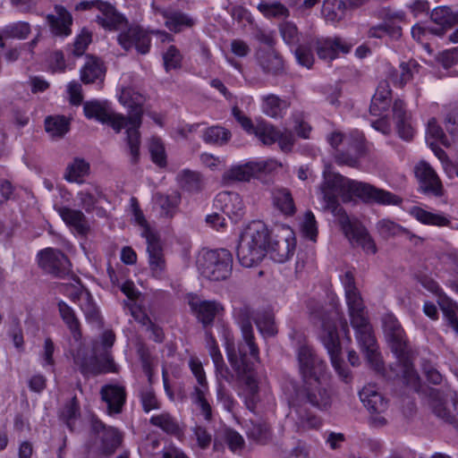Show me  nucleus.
<instances>
[{"mask_svg":"<svg viewBox=\"0 0 458 458\" xmlns=\"http://www.w3.org/2000/svg\"><path fill=\"white\" fill-rule=\"evenodd\" d=\"M319 192L324 202V210L330 212L337 220L343 233L352 244L361 246L368 252L375 253L376 246L366 229L356 219H351L339 203L351 202L354 197L365 202L396 204L397 197L374 186L345 177L327 166L323 171V181Z\"/></svg>","mask_w":458,"mask_h":458,"instance_id":"f257e3e1","label":"nucleus"},{"mask_svg":"<svg viewBox=\"0 0 458 458\" xmlns=\"http://www.w3.org/2000/svg\"><path fill=\"white\" fill-rule=\"evenodd\" d=\"M233 318L242 332V341L237 349L231 333L225 330V351L228 361L238 377L244 381V403L246 407L254 411L259 401V385L253 374L255 362L259 361V350L255 342L251 325L253 310L247 304L233 308Z\"/></svg>","mask_w":458,"mask_h":458,"instance_id":"f03ea898","label":"nucleus"},{"mask_svg":"<svg viewBox=\"0 0 458 458\" xmlns=\"http://www.w3.org/2000/svg\"><path fill=\"white\" fill-rule=\"evenodd\" d=\"M416 357V350L403 339V394H421L427 391L434 415L458 430V394L454 392L444 395L437 389L426 387L413 366Z\"/></svg>","mask_w":458,"mask_h":458,"instance_id":"7ed1b4c3","label":"nucleus"},{"mask_svg":"<svg viewBox=\"0 0 458 458\" xmlns=\"http://www.w3.org/2000/svg\"><path fill=\"white\" fill-rule=\"evenodd\" d=\"M269 233L261 222H252L242 233L236 255L239 262L245 267L259 264L267 254V243Z\"/></svg>","mask_w":458,"mask_h":458,"instance_id":"20e7f679","label":"nucleus"},{"mask_svg":"<svg viewBox=\"0 0 458 458\" xmlns=\"http://www.w3.org/2000/svg\"><path fill=\"white\" fill-rule=\"evenodd\" d=\"M196 265L203 277L210 281L225 280L232 274L233 255L225 249L203 250Z\"/></svg>","mask_w":458,"mask_h":458,"instance_id":"39448f33","label":"nucleus"},{"mask_svg":"<svg viewBox=\"0 0 458 458\" xmlns=\"http://www.w3.org/2000/svg\"><path fill=\"white\" fill-rule=\"evenodd\" d=\"M319 338L324 347L327 349L332 366L338 376L346 383L351 381V371L341 359L342 347L335 318L327 315L323 316Z\"/></svg>","mask_w":458,"mask_h":458,"instance_id":"423d86ee","label":"nucleus"},{"mask_svg":"<svg viewBox=\"0 0 458 458\" xmlns=\"http://www.w3.org/2000/svg\"><path fill=\"white\" fill-rule=\"evenodd\" d=\"M232 114L242 129L250 135H255L261 143H282L283 133L276 126L270 124L263 119L256 120L254 123L251 118L247 116L238 106H233Z\"/></svg>","mask_w":458,"mask_h":458,"instance_id":"0eeeda50","label":"nucleus"},{"mask_svg":"<svg viewBox=\"0 0 458 458\" xmlns=\"http://www.w3.org/2000/svg\"><path fill=\"white\" fill-rule=\"evenodd\" d=\"M142 115L143 112L140 106H133L128 116L114 113L112 108L104 124L111 127L115 132L126 129V143H140V128L142 123Z\"/></svg>","mask_w":458,"mask_h":458,"instance_id":"6e6552de","label":"nucleus"},{"mask_svg":"<svg viewBox=\"0 0 458 458\" xmlns=\"http://www.w3.org/2000/svg\"><path fill=\"white\" fill-rule=\"evenodd\" d=\"M351 325L355 330L356 339L365 354L367 361L373 369L380 370L382 369V360L369 318H366L356 324L351 322Z\"/></svg>","mask_w":458,"mask_h":458,"instance_id":"1a4fd4ad","label":"nucleus"},{"mask_svg":"<svg viewBox=\"0 0 458 458\" xmlns=\"http://www.w3.org/2000/svg\"><path fill=\"white\" fill-rule=\"evenodd\" d=\"M341 283L344 289L345 302L348 309L350 322H361L369 318L366 306L360 290L355 284L352 272L346 271L341 276Z\"/></svg>","mask_w":458,"mask_h":458,"instance_id":"9d476101","label":"nucleus"},{"mask_svg":"<svg viewBox=\"0 0 458 458\" xmlns=\"http://www.w3.org/2000/svg\"><path fill=\"white\" fill-rule=\"evenodd\" d=\"M280 165L273 159L262 161H250L244 165H235L225 171L222 181L225 184L235 182L249 181L251 177L259 173H270L276 170Z\"/></svg>","mask_w":458,"mask_h":458,"instance_id":"9b49d317","label":"nucleus"},{"mask_svg":"<svg viewBox=\"0 0 458 458\" xmlns=\"http://www.w3.org/2000/svg\"><path fill=\"white\" fill-rule=\"evenodd\" d=\"M299 370L305 381L318 378L326 369V362L306 344H301L296 351Z\"/></svg>","mask_w":458,"mask_h":458,"instance_id":"f8f14e48","label":"nucleus"},{"mask_svg":"<svg viewBox=\"0 0 458 458\" xmlns=\"http://www.w3.org/2000/svg\"><path fill=\"white\" fill-rule=\"evenodd\" d=\"M414 174L419 182V191L425 195L440 198L445 195L444 185L433 169L425 161L419 162L414 166Z\"/></svg>","mask_w":458,"mask_h":458,"instance_id":"ddd939ff","label":"nucleus"},{"mask_svg":"<svg viewBox=\"0 0 458 458\" xmlns=\"http://www.w3.org/2000/svg\"><path fill=\"white\" fill-rule=\"evenodd\" d=\"M117 42L126 51L135 48L140 55L150 51L151 35L140 25L130 26L117 36Z\"/></svg>","mask_w":458,"mask_h":458,"instance_id":"4468645a","label":"nucleus"},{"mask_svg":"<svg viewBox=\"0 0 458 458\" xmlns=\"http://www.w3.org/2000/svg\"><path fill=\"white\" fill-rule=\"evenodd\" d=\"M296 401L309 403L318 409H327L331 405V395L321 386L318 378L305 381V385L297 391Z\"/></svg>","mask_w":458,"mask_h":458,"instance_id":"2eb2a0df","label":"nucleus"},{"mask_svg":"<svg viewBox=\"0 0 458 458\" xmlns=\"http://www.w3.org/2000/svg\"><path fill=\"white\" fill-rule=\"evenodd\" d=\"M296 240L294 233L289 228L283 229L282 235H276V239L267 241V253L278 263L288 260L294 253Z\"/></svg>","mask_w":458,"mask_h":458,"instance_id":"dca6fc26","label":"nucleus"},{"mask_svg":"<svg viewBox=\"0 0 458 458\" xmlns=\"http://www.w3.org/2000/svg\"><path fill=\"white\" fill-rule=\"evenodd\" d=\"M38 258L39 267L47 273L62 276L70 271V260L59 250L47 248L38 252Z\"/></svg>","mask_w":458,"mask_h":458,"instance_id":"f3484780","label":"nucleus"},{"mask_svg":"<svg viewBox=\"0 0 458 458\" xmlns=\"http://www.w3.org/2000/svg\"><path fill=\"white\" fill-rule=\"evenodd\" d=\"M313 43L318 57L327 62L335 60L341 54H348L352 48V45L340 37L315 38Z\"/></svg>","mask_w":458,"mask_h":458,"instance_id":"a211bd4d","label":"nucleus"},{"mask_svg":"<svg viewBox=\"0 0 458 458\" xmlns=\"http://www.w3.org/2000/svg\"><path fill=\"white\" fill-rule=\"evenodd\" d=\"M55 14L49 13L46 20L50 32L55 38H66L72 34L73 17L62 4H55Z\"/></svg>","mask_w":458,"mask_h":458,"instance_id":"6ab92c4d","label":"nucleus"},{"mask_svg":"<svg viewBox=\"0 0 458 458\" xmlns=\"http://www.w3.org/2000/svg\"><path fill=\"white\" fill-rule=\"evenodd\" d=\"M91 428L100 440L98 449L102 454L110 455L121 445L123 437L116 428L106 427L95 418L91 420Z\"/></svg>","mask_w":458,"mask_h":458,"instance_id":"aec40b11","label":"nucleus"},{"mask_svg":"<svg viewBox=\"0 0 458 458\" xmlns=\"http://www.w3.org/2000/svg\"><path fill=\"white\" fill-rule=\"evenodd\" d=\"M382 327L386 341L397 364L401 362V326L398 318L392 313L382 317Z\"/></svg>","mask_w":458,"mask_h":458,"instance_id":"412c9836","label":"nucleus"},{"mask_svg":"<svg viewBox=\"0 0 458 458\" xmlns=\"http://www.w3.org/2000/svg\"><path fill=\"white\" fill-rule=\"evenodd\" d=\"M189 305L204 326L211 325L216 317L224 312V307L219 301L201 300L196 296L191 298Z\"/></svg>","mask_w":458,"mask_h":458,"instance_id":"4be33fe9","label":"nucleus"},{"mask_svg":"<svg viewBox=\"0 0 458 458\" xmlns=\"http://www.w3.org/2000/svg\"><path fill=\"white\" fill-rule=\"evenodd\" d=\"M215 206L234 222H237L243 215V202L236 192H219L215 199Z\"/></svg>","mask_w":458,"mask_h":458,"instance_id":"5701e85b","label":"nucleus"},{"mask_svg":"<svg viewBox=\"0 0 458 458\" xmlns=\"http://www.w3.org/2000/svg\"><path fill=\"white\" fill-rule=\"evenodd\" d=\"M430 19L436 26H428V33L442 37L447 30L458 23V13H453L447 6H439L431 12Z\"/></svg>","mask_w":458,"mask_h":458,"instance_id":"b1692460","label":"nucleus"},{"mask_svg":"<svg viewBox=\"0 0 458 458\" xmlns=\"http://www.w3.org/2000/svg\"><path fill=\"white\" fill-rule=\"evenodd\" d=\"M106 72V67L101 58L87 55L86 61L81 68V81L84 84L103 83Z\"/></svg>","mask_w":458,"mask_h":458,"instance_id":"393cba45","label":"nucleus"},{"mask_svg":"<svg viewBox=\"0 0 458 458\" xmlns=\"http://www.w3.org/2000/svg\"><path fill=\"white\" fill-rule=\"evenodd\" d=\"M392 104V90L386 81H381L371 98L369 113L371 115L389 114V108Z\"/></svg>","mask_w":458,"mask_h":458,"instance_id":"a878e982","label":"nucleus"},{"mask_svg":"<svg viewBox=\"0 0 458 458\" xmlns=\"http://www.w3.org/2000/svg\"><path fill=\"white\" fill-rule=\"evenodd\" d=\"M102 400L106 403L109 414H118L122 411L126 400V392L123 386L117 385L104 386L100 391Z\"/></svg>","mask_w":458,"mask_h":458,"instance_id":"bb28decb","label":"nucleus"},{"mask_svg":"<svg viewBox=\"0 0 458 458\" xmlns=\"http://www.w3.org/2000/svg\"><path fill=\"white\" fill-rule=\"evenodd\" d=\"M99 12L102 16H97L98 23L106 30L114 31L119 30L122 25L128 23L126 17L120 13L116 8L108 2L101 4Z\"/></svg>","mask_w":458,"mask_h":458,"instance_id":"cd10ccee","label":"nucleus"},{"mask_svg":"<svg viewBox=\"0 0 458 458\" xmlns=\"http://www.w3.org/2000/svg\"><path fill=\"white\" fill-rule=\"evenodd\" d=\"M55 210L63 221L76 233L81 235L89 233V224L82 211L64 206L55 208Z\"/></svg>","mask_w":458,"mask_h":458,"instance_id":"c85d7f7f","label":"nucleus"},{"mask_svg":"<svg viewBox=\"0 0 458 458\" xmlns=\"http://www.w3.org/2000/svg\"><path fill=\"white\" fill-rule=\"evenodd\" d=\"M147 251L148 253L149 267L155 276H160L165 269V264L159 238L155 233L147 232Z\"/></svg>","mask_w":458,"mask_h":458,"instance_id":"c756f323","label":"nucleus"},{"mask_svg":"<svg viewBox=\"0 0 458 458\" xmlns=\"http://www.w3.org/2000/svg\"><path fill=\"white\" fill-rule=\"evenodd\" d=\"M206 343L208 353L215 366L217 380L223 379L226 382H231L233 376L224 361L223 355L219 350L216 341L209 333L206 334Z\"/></svg>","mask_w":458,"mask_h":458,"instance_id":"7c9ffc66","label":"nucleus"},{"mask_svg":"<svg viewBox=\"0 0 458 458\" xmlns=\"http://www.w3.org/2000/svg\"><path fill=\"white\" fill-rule=\"evenodd\" d=\"M103 198L104 194L102 190L99 186L95 184H91L89 187L83 189L77 193L80 207L87 213L97 210V214L100 216H104L105 210L103 208H98L97 205Z\"/></svg>","mask_w":458,"mask_h":458,"instance_id":"2f4dec72","label":"nucleus"},{"mask_svg":"<svg viewBox=\"0 0 458 458\" xmlns=\"http://www.w3.org/2000/svg\"><path fill=\"white\" fill-rule=\"evenodd\" d=\"M359 395L364 406L371 413H381L386 410L387 402L374 386H365Z\"/></svg>","mask_w":458,"mask_h":458,"instance_id":"473e14b6","label":"nucleus"},{"mask_svg":"<svg viewBox=\"0 0 458 458\" xmlns=\"http://www.w3.org/2000/svg\"><path fill=\"white\" fill-rule=\"evenodd\" d=\"M258 63L267 74L280 75L284 72V60L274 50H262L258 53Z\"/></svg>","mask_w":458,"mask_h":458,"instance_id":"72a5a7b5","label":"nucleus"},{"mask_svg":"<svg viewBox=\"0 0 458 458\" xmlns=\"http://www.w3.org/2000/svg\"><path fill=\"white\" fill-rule=\"evenodd\" d=\"M112 109L111 103L108 101H100L92 99L83 104V114L89 120H96L100 123H105L107 115Z\"/></svg>","mask_w":458,"mask_h":458,"instance_id":"f704fd0d","label":"nucleus"},{"mask_svg":"<svg viewBox=\"0 0 458 458\" xmlns=\"http://www.w3.org/2000/svg\"><path fill=\"white\" fill-rule=\"evenodd\" d=\"M30 31V25L26 21H16L5 25L0 31V47H4V39H26Z\"/></svg>","mask_w":458,"mask_h":458,"instance_id":"c9c22d12","label":"nucleus"},{"mask_svg":"<svg viewBox=\"0 0 458 458\" xmlns=\"http://www.w3.org/2000/svg\"><path fill=\"white\" fill-rule=\"evenodd\" d=\"M408 213L424 225L437 226H447L450 225V220L447 217L440 214L431 213L420 207L413 206L408 210Z\"/></svg>","mask_w":458,"mask_h":458,"instance_id":"e433bc0d","label":"nucleus"},{"mask_svg":"<svg viewBox=\"0 0 458 458\" xmlns=\"http://www.w3.org/2000/svg\"><path fill=\"white\" fill-rule=\"evenodd\" d=\"M313 49H315L313 38H307L302 39V44L293 48L292 51L298 64L310 69L315 62Z\"/></svg>","mask_w":458,"mask_h":458,"instance_id":"4c0bfd02","label":"nucleus"},{"mask_svg":"<svg viewBox=\"0 0 458 458\" xmlns=\"http://www.w3.org/2000/svg\"><path fill=\"white\" fill-rule=\"evenodd\" d=\"M437 303L443 312L447 325L458 335V317L456 315L458 304L445 293H439Z\"/></svg>","mask_w":458,"mask_h":458,"instance_id":"58836bf2","label":"nucleus"},{"mask_svg":"<svg viewBox=\"0 0 458 458\" xmlns=\"http://www.w3.org/2000/svg\"><path fill=\"white\" fill-rule=\"evenodd\" d=\"M176 181L179 186L189 192H199L203 187V179L199 173L184 169L181 171Z\"/></svg>","mask_w":458,"mask_h":458,"instance_id":"ea45409f","label":"nucleus"},{"mask_svg":"<svg viewBox=\"0 0 458 458\" xmlns=\"http://www.w3.org/2000/svg\"><path fill=\"white\" fill-rule=\"evenodd\" d=\"M153 199L155 205L160 208L162 216L172 217L176 212V208L181 200V196L178 192H174L170 195L156 193Z\"/></svg>","mask_w":458,"mask_h":458,"instance_id":"a19ab883","label":"nucleus"},{"mask_svg":"<svg viewBox=\"0 0 458 458\" xmlns=\"http://www.w3.org/2000/svg\"><path fill=\"white\" fill-rule=\"evenodd\" d=\"M149 423L170 435L178 436L182 433L178 420L166 411L152 416Z\"/></svg>","mask_w":458,"mask_h":458,"instance_id":"79ce46f5","label":"nucleus"},{"mask_svg":"<svg viewBox=\"0 0 458 458\" xmlns=\"http://www.w3.org/2000/svg\"><path fill=\"white\" fill-rule=\"evenodd\" d=\"M70 119L65 115H48L45 119V129L53 137H63L70 130Z\"/></svg>","mask_w":458,"mask_h":458,"instance_id":"37998d69","label":"nucleus"},{"mask_svg":"<svg viewBox=\"0 0 458 458\" xmlns=\"http://www.w3.org/2000/svg\"><path fill=\"white\" fill-rule=\"evenodd\" d=\"M273 202L284 215L291 216L295 213L296 208L292 193L285 188L276 189L273 191Z\"/></svg>","mask_w":458,"mask_h":458,"instance_id":"c03bdc74","label":"nucleus"},{"mask_svg":"<svg viewBox=\"0 0 458 458\" xmlns=\"http://www.w3.org/2000/svg\"><path fill=\"white\" fill-rule=\"evenodd\" d=\"M74 361L76 365L80 367L81 372L85 376L103 373V367H101L99 363L98 349L97 346L94 348L93 356L89 358L81 357V354L78 353L74 358Z\"/></svg>","mask_w":458,"mask_h":458,"instance_id":"a18cd8bd","label":"nucleus"},{"mask_svg":"<svg viewBox=\"0 0 458 458\" xmlns=\"http://www.w3.org/2000/svg\"><path fill=\"white\" fill-rule=\"evenodd\" d=\"M208 388L194 387L191 397L192 403L197 406L204 420L208 422L213 420L212 407L207 399Z\"/></svg>","mask_w":458,"mask_h":458,"instance_id":"49530a36","label":"nucleus"},{"mask_svg":"<svg viewBox=\"0 0 458 458\" xmlns=\"http://www.w3.org/2000/svg\"><path fill=\"white\" fill-rule=\"evenodd\" d=\"M165 26L173 32H181L185 28H191L194 21L188 14L174 11L165 15Z\"/></svg>","mask_w":458,"mask_h":458,"instance_id":"de8ad7c7","label":"nucleus"},{"mask_svg":"<svg viewBox=\"0 0 458 458\" xmlns=\"http://www.w3.org/2000/svg\"><path fill=\"white\" fill-rule=\"evenodd\" d=\"M278 29L284 42L291 50L302 44L301 33L294 22L289 21H283L279 24Z\"/></svg>","mask_w":458,"mask_h":458,"instance_id":"09e8293b","label":"nucleus"},{"mask_svg":"<svg viewBox=\"0 0 458 458\" xmlns=\"http://www.w3.org/2000/svg\"><path fill=\"white\" fill-rule=\"evenodd\" d=\"M89 173V164L83 158L76 157L66 168L64 178L71 182L81 183V178Z\"/></svg>","mask_w":458,"mask_h":458,"instance_id":"8fccbe9b","label":"nucleus"},{"mask_svg":"<svg viewBox=\"0 0 458 458\" xmlns=\"http://www.w3.org/2000/svg\"><path fill=\"white\" fill-rule=\"evenodd\" d=\"M346 4L343 0H324L322 14L327 21H340L345 15Z\"/></svg>","mask_w":458,"mask_h":458,"instance_id":"3c124183","label":"nucleus"},{"mask_svg":"<svg viewBox=\"0 0 458 458\" xmlns=\"http://www.w3.org/2000/svg\"><path fill=\"white\" fill-rule=\"evenodd\" d=\"M58 310H59L61 318H63L64 322L69 327L73 337L76 340H78L81 337V333L80 330V322H79L73 310L64 301H60L58 303Z\"/></svg>","mask_w":458,"mask_h":458,"instance_id":"603ef678","label":"nucleus"},{"mask_svg":"<svg viewBox=\"0 0 458 458\" xmlns=\"http://www.w3.org/2000/svg\"><path fill=\"white\" fill-rule=\"evenodd\" d=\"M363 154V145H349L346 151L335 149V158L339 164L354 166Z\"/></svg>","mask_w":458,"mask_h":458,"instance_id":"864d4df0","label":"nucleus"},{"mask_svg":"<svg viewBox=\"0 0 458 458\" xmlns=\"http://www.w3.org/2000/svg\"><path fill=\"white\" fill-rule=\"evenodd\" d=\"M287 106L286 102L277 96L269 95L264 98V113L272 118L283 117Z\"/></svg>","mask_w":458,"mask_h":458,"instance_id":"5fc2aeb1","label":"nucleus"},{"mask_svg":"<svg viewBox=\"0 0 458 458\" xmlns=\"http://www.w3.org/2000/svg\"><path fill=\"white\" fill-rule=\"evenodd\" d=\"M232 137L230 130L221 125H212L203 131L205 143H227Z\"/></svg>","mask_w":458,"mask_h":458,"instance_id":"6e6d98bb","label":"nucleus"},{"mask_svg":"<svg viewBox=\"0 0 458 458\" xmlns=\"http://www.w3.org/2000/svg\"><path fill=\"white\" fill-rule=\"evenodd\" d=\"M93 34L88 28L83 27L74 38L71 52L76 57L82 56L92 42Z\"/></svg>","mask_w":458,"mask_h":458,"instance_id":"4d7b16f0","label":"nucleus"},{"mask_svg":"<svg viewBox=\"0 0 458 458\" xmlns=\"http://www.w3.org/2000/svg\"><path fill=\"white\" fill-rule=\"evenodd\" d=\"M79 301L81 309L82 310L86 319L90 323H99V311L94 303L91 295L88 292L81 293L80 294Z\"/></svg>","mask_w":458,"mask_h":458,"instance_id":"13d9d810","label":"nucleus"},{"mask_svg":"<svg viewBox=\"0 0 458 458\" xmlns=\"http://www.w3.org/2000/svg\"><path fill=\"white\" fill-rule=\"evenodd\" d=\"M258 9L267 19L287 18L290 15L288 8L279 2H261L259 4Z\"/></svg>","mask_w":458,"mask_h":458,"instance_id":"bf43d9fd","label":"nucleus"},{"mask_svg":"<svg viewBox=\"0 0 458 458\" xmlns=\"http://www.w3.org/2000/svg\"><path fill=\"white\" fill-rule=\"evenodd\" d=\"M346 138L349 143H367L364 133L358 129L351 130L347 136L345 133L335 131L327 135V143H344Z\"/></svg>","mask_w":458,"mask_h":458,"instance_id":"052dcab7","label":"nucleus"},{"mask_svg":"<svg viewBox=\"0 0 458 458\" xmlns=\"http://www.w3.org/2000/svg\"><path fill=\"white\" fill-rule=\"evenodd\" d=\"M248 437L259 444H267L271 438L270 428L262 422H251L247 431Z\"/></svg>","mask_w":458,"mask_h":458,"instance_id":"680f3d73","label":"nucleus"},{"mask_svg":"<svg viewBox=\"0 0 458 458\" xmlns=\"http://www.w3.org/2000/svg\"><path fill=\"white\" fill-rule=\"evenodd\" d=\"M163 61L166 72L178 70L182 67V55L175 46L171 45L163 54Z\"/></svg>","mask_w":458,"mask_h":458,"instance_id":"e2e57ef3","label":"nucleus"},{"mask_svg":"<svg viewBox=\"0 0 458 458\" xmlns=\"http://www.w3.org/2000/svg\"><path fill=\"white\" fill-rule=\"evenodd\" d=\"M192 436L191 439L195 441V445L201 449H208L213 440L212 434L201 425H196L191 428Z\"/></svg>","mask_w":458,"mask_h":458,"instance_id":"0e129e2a","label":"nucleus"},{"mask_svg":"<svg viewBox=\"0 0 458 458\" xmlns=\"http://www.w3.org/2000/svg\"><path fill=\"white\" fill-rule=\"evenodd\" d=\"M80 415V405L77 398L74 396L71 402L67 403L61 413L62 420L66 423L67 427L73 430L74 423Z\"/></svg>","mask_w":458,"mask_h":458,"instance_id":"69168bd1","label":"nucleus"},{"mask_svg":"<svg viewBox=\"0 0 458 458\" xmlns=\"http://www.w3.org/2000/svg\"><path fill=\"white\" fill-rule=\"evenodd\" d=\"M420 365L422 372L428 383L438 386L443 382V375L437 370L432 362L422 359Z\"/></svg>","mask_w":458,"mask_h":458,"instance_id":"338daca9","label":"nucleus"},{"mask_svg":"<svg viewBox=\"0 0 458 458\" xmlns=\"http://www.w3.org/2000/svg\"><path fill=\"white\" fill-rule=\"evenodd\" d=\"M142 409L145 412L160 409V403L151 387L146 388L140 394Z\"/></svg>","mask_w":458,"mask_h":458,"instance_id":"774afa93","label":"nucleus"}]
</instances>
